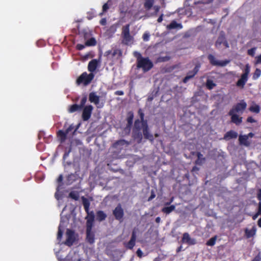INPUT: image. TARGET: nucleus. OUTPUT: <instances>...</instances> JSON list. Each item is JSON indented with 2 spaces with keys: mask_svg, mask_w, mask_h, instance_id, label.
<instances>
[{
  "mask_svg": "<svg viewBox=\"0 0 261 261\" xmlns=\"http://www.w3.org/2000/svg\"><path fill=\"white\" fill-rule=\"evenodd\" d=\"M140 119H136L134 122V126L132 131V137L136 140L138 143H141L143 135L145 139L148 140L150 142L154 141V138L150 133L147 120L144 119V114L141 109L138 111Z\"/></svg>",
  "mask_w": 261,
  "mask_h": 261,
  "instance_id": "obj_1",
  "label": "nucleus"
},
{
  "mask_svg": "<svg viewBox=\"0 0 261 261\" xmlns=\"http://www.w3.org/2000/svg\"><path fill=\"white\" fill-rule=\"evenodd\" d=\"M133 55L136 58L137 67L142 69L144 72L149 71L153 67L152 62L148 57H142L141 54L137 51L133 53Z\"/></svg>",
  "mask_w": 261,
  "mask_h": 261,
  "instance_id": "obj_2",
  "label": "nucleus"
},
{
  "mask_svg": "<svg viewBox=\"0 0 261 261\" xmlns=\"http://www.w3.org/2000/svg\"><path fill=\"white\" fill-rule=\"evenodd\" d=\"M121 43L123 44L128 45L134 42V37L130 33V24L123 25L121 31Z\"/></svg>",
  "mask_w": 261,
  "mask_h": 261,
  "instance_id": "obj_3",
  "label": "nucleus"
},
{
  "mask_svg": "<svg viewBox=\"0 0 261 261\" xmlns=\"http://www.w3.org/2000/svg\"><path fill=\"white\" fill-rule=\"evenodd\" d=\"M94 77L93 73L88 74L86 72H84L76 79V83L77 85L83 84L84 86H87L91 83Z\"/></svg>",
  "mask_w": 261,
  "mask_h": 261,
  "instance_id": "obj_4",
  "label": "nucleus"
},
{
  "mask_svg": "<svg viewBox=\"0 0 261 261\" xmlns=\"http://www.w3.org/2000/svg\"><path fill=\"white\" fill-rule=\"evenodd\" d=\"M250 67L249 64L245 65L244 72L241 75V78L236 83V86L238 87L243 88L248 79V75L250 73Z\"/></svg>",
  "mask_w": 261,
  "mask_h": 261,
  "instance_id": "obj_5",
  "label": "nucleus"
},
{
  "mask_svg": "<svg viewBox=\"0 0 261 261\" xmlns=\"http://www.w3.org/2000/svg\"><path fill=\"white\" fill-rule=\"evenodd\" d=\"M246 102L244 100H242L240 102L237 103L236 105H234L230 109L229 112H230L231 113H242L243 111L246 109Z\"/></svg>",
  "mask_w": 261,
  "mask_h": 261,
  "instance_id": "obj_6",
  "label": "nucleus"
},
{
  "mask_svg": "<svg viewBox=\"0 0 261 261\" xmlns=\"http://www.w3.org/2000/svg\"><path fill=\"white\" fill-rule=\"evenodd\" d=\"M87 96L84 95L81 100L80 104H73L72 105H71L69 108L68 112L71 113L77 111L79 110H82L84 106H85L87 101Z\"/></svg>",
  "mask_w": 261,
  "mask_h": 261,
  "instance_id": "obj_7",
  "label": "nucleus"
},
{
  "mask_svg": "<svg viewBox=\"0 0 261 261\" xmlns=\"http://www.w3.org/2000/svg\"><path fill=\"white\" fill-rule=\"evenodd\" d=\"M111 55L112 58H116V59H119L122 56V51L120 48H115L112 50H108L105 53V56L109 58L110 55Z\"/></svg>",
  "mask_w": 261,
  "mask_h": 261,
  "instance_id": "obj_8",
  "label": "nucleus"
},
{
  "mask_svg": "<svg viewBox=\"0 0 261 261\" xmlns=\"http://www.w3.org/2000/svg\"><path fill=\"white\" fill-rule=\"evenodd\" d=\"M113 214L117 220H118L120 222H122L123 221L124 211L120 203H119L113 211Z\"/></svg>",
  "mask_w": 261,
  "mask_h": 261,
  "instance_id": "obj_9",
  "label": "nucleus"
},
{
  "mask_svg": "<svg viewBox=\"0 0 261 261\" xmlns=\"http://www.w3.org/2000/svg\"><path fill=\"white\" fill-rule=\"evenodd\" d=\"M66 240L65 244L69 247L71 246L75 241L74 231L67 229L66 231Z\"/></svg>",
  "mask_w": 261,
  "mask_h": 261,
  "instance_id": "obj_10",
  "label": "nucleus"
},
{
  "mask_svg": "<svg viewBox=\"0 0 261 261\" xmlns=\"http://www.w3.org/2000/svg\"><path fill=\"white\" fill-rule=\"evenodd\" d=\"M207 58L208 60L210 61V63L212 65L214 66H226L228 63L229 61L228 60H224V61H217L215 57L212 54L208 55Z\"/></svg>",
  "mask_w": 261,
  "mask_h": 261,
  "instance_id": "obj_11",
  "label": "nucleus"
},
{
  "mask_svg": "<svg viewBox=\"0 0 261 261\" xmlns=\"http://www.w3.org/2000/svg\"><path fill=\"white\" fill-rule=\"evenodd\" d=\"M83 109L82 119L84 121H87L91 117L93 107L92 105H88L84 106Z\"/></svg>",
  "mask_w": 261,
  "mask_h": 261,
  "instance_id": "obj_12",
  "label": "nucleus"
},
{
  "mask_svg": "<svg viewBox=\"0 0 261 261\" xmlns=\"http://www.w3.org/2000/svg\"><path fill=\"white\" fill-rule=\"evenodd\" d=\"M137 239V232L135 229H133L130 240L127 242L124 243V247L128 249H133L135 246L136 241Z\"/></svg>",
  "mask_w": 261,
  "mask_h": 261,
  "instance_id": "obj_13",
  "label": "nucleus"
},
{
  "mask_svg": "<svg viewBox=\"0 0 261 261\" xmlns=\"http://www.w3.org/2000/svg\"><path fill=\"white\" fill-rule=\"evenodd\" d=\"M200 65L199 64H197L194 68L193 69V70H191V71H189L188 73H187V75L184 78V79L182 80V82L183 83H187V82L190 80L191 79L193 78V77H194V76L197 73V72H198L199 70V68H200Z\"/></svg>",
  "mask_w": 261,
  "mask_h": 261,
  "instance_id": "obj_14",
  "label": "nucleus"
},
{
  "mask_svg": "<svg viewBox=\"0 0 261 261\" xmlns=\"http://www.w3.org/2000/svg\"><path fill=\"white\" fill-rule=\"evenodd\" d=\"M181 241L182 243H186L189 245H194L197 243L196 239L191 238L188 232L183 233Z\"/></svg>",
  "mask_w": 261,
  "mask_h": 261,
  "instance_id": "obj_15",
  "label": "nucleus"
},
{
  "mask_svg": "<svg viewBox=\"0 0 261 261\" xmlns=\"http://www.w3.org/2000/svg\"><path fill=\"white\" fill-rule=\"evenodd\" d=\"M92 227H86V241L90 244L95 242V234L92 231Z\"/></svg>",
  "mask_w": 261,
  "mask_h": 261,
  "instance_id": "obj_16",
  "label": "nucleus"
},
{
  "mask_svg": "<svg viewBox=\"0 0 261 261\" xmlns=\"http://www.w3.org/2000/svg\"><path fill=\"white\" fill-rule=\"evenodd\" d=\"M99 61L97 59H92L88 65V70L90 73L94 72L99 65Z\"/></svg>",
  "mask_w": 261,
  "mask_h": 261,
  "instance_id": "obj_17",
  "label": "nucleus"
},
{
  "mask_svg": "<svg viewBox=\"0 0 261 261\" xmlns=\"http://www.w3.org/2000/svg\"><path fill=\"white\" fill-rule=\"evenodd\" d=\"M228 115L231 116V122L234 123L236 125H239L242 122L243 118L239 117L237 113H231L230 112H229Z\"/></svg>",
  "mask_w": 261,
  "mask_h": 261,
  "instance_id": "obj_18",
  "label": "nucleus"
},
{
  "mask_svg": "<svg viewBox=\"0 0 261 261\" xmlns=\"http://www.w3.org/2000/svg\"><path fill=\"white\" fill-rule=\"evenodd\" d=\"M134 117V113L132 111H129L127 112L126 117L127 124L125 129H128L129 131L130 130L133 125Z\"/></svg>",
  "mask_w": 261,
  "mask_h": 261,
  "instance_id": "obj_19",
  "label": "nucleus"
},
{
  "mask_svg": "<svg viewBox=\"0 0 261 261\" xmlns=\"http://www.w3.org/2000/svg\"><path fill=\"white\" fill-rule=\"evenodd\" d=\"M87 216L86 217V227H93V222L94 221V214L93 212H90L88 211Z\"/></svg>",
  "mask_w": 261,
  "mask_h": 261,
  "instance_id": "obj_20",
  "label": "nucleus"
},
{
  "mask_svg": "<svg viewBox=\"0 0 261 261\" xmlns=\"http://www.w3.org/2000/svg\"><path fill=\"white\" fill-rule=\"evenodd\" d=\"M89 100L97 106L99 103V96L97 95L95 92H90L89 94Z\"/></svg>",
  "mask_w": 261,
  "mask_h": 261,
  "instance_id": "obj_21",
  "label": "nucleus"
},
{
  "mask_svg": "<svg viewBox=\"0 0 261 261\" xmlns=\"http://www.w3.org/2000/svg\"><path fill=\"white\" fill-rule=\"evenodd\" d=\"M238 137V133L232 130H230L224 136V139L226 140H229L231 139H236Z\"/></svg>",
  "mask_w": 261,
  "mask_h": 261,
  "instance_id": "obj_22",
  "label": "nucleus"
},
{
  "mask_svg": "<svg viewBox=\"0 0 261 261\" xmlns=\"http://www.w3.org/2000/svg\"><path fill=\"white\" fill-rule=\"evenodd\" d=\"M182 28V25L181 23H177L175 20H173L167 26L168 30L178 29L180 30Z\"/></svg>",
  "mask_w": 261,
  "mask_h": 261,
  "instance_id": "obj_23",
  "label": "nucleus"
},
{
  "mask_svg": "<svg viewBox=\"0 0 261 261\" xmlns=\"http://www.w3.org/2000/svg\"><path fill=\"white\" fill-rule=\"evenodd\" d=\"M57 137L61 143H64L67 139V134L65 131L59 130L57 133Z\"/></svg>",
  "mask_w": 261,
  "mask_h": 261,
  "instance_id": "obj_24",
  "label": "nucleus"
},
{
  "mask_svg": "<svg viewBox=\"0 0 261 261\" xmlns=\"http://www.w3.org/2000/svg\"><path fill=\"white\" fill-rule=\"evenodd\" d=\"M239 143L246 146H249L250 143L248 141V136L247 135H240L239 137Z\"/></svg>",
  "mask_w": 261,
  "mask_h": 261,
  "instance_id": "obj_25",
  "label": "nucleus"
},
{
  "mask_svg": "<svg viewBox=\"0 0 261 261\" xmlns=\"http://www.w3.org/2000/svg\"><path fill=\"white\" fill-rule=\"evenodd\" d=\"M256 228L255 226H253L251 229L246 228L245 229V233L247 238L249 239L253 237L256 233Z\"/></svg>",
  "mask_w": 261,
  "mask_h": 261,
  "instance_id": "obj_26",
  "label": "nucleus"
},
{
  "mask_svg": "<svg viewBox=\"0 0 261 261\" xmlns=\"http://www.w3.org/2000/svg\"><path fill=\"white\" fill-rule=\"evenodd\" d=\"M128 143L125 140H119L115 142L113 144V146L114 148H118V149H121L122 148L121 147H122L123 146H124L125 145H128Z\"/></svg>",
  "mask_w": 261,
  "mask_h": 261,
  "instance_id": "obj_27",
  "label": "nucleus"
},
{
  "mask_svg": "<svg viewBox=\"0 0 261 261\" xmlns=\"http://www.w3.org/2000/svg\"><path fill=\"white\" fill-rule=\"evenodd\" d=\"M79 177V175L76 172L74 173H71L67 177V180L68 184L70 185L72 184L74 181L76 180Z\"/></svg>",
  "mask_w": 261,
  "mask_h": 261,
  "instance_id": "obj_28",
  "label": "nucleus"
},
{
  "mask_svg": "<svg viewBox=\"0 0 261 261\" xmlns=\"http://www.w3.org/2000/svg\"><path fill=\"white\" fill-rule=\"evenodd\" d=\"M82 203L86 213H88L89 210V207L90 205V202L89 200L84 196H82Z\"/></svg>",
  "mask_w": 261,
  "mask_h": 261,
  "instance_id": "obj_29",
  "label": "nucleus"
},
{
  "mask_svg": "<svg viewBox=\"0 0 261 261\" xmlns=\"http://www.w3.org/2000/svg\"><path fill=\"white\" fill-rule=\"evenodd\" d=\"M197 159L195 161V164L198 165H201L205 160V158L203 157V155L199 152L197 153Z\"/></svg>",
  "mask_w": 261,
  "mask_h": 261,
  "instance_id": "obj_30",
  "label": "nucleus"
},
{
  "mask_svg": "<svg viewBox=\"0 0 261 261\" xmlns=\"http://www.w3.org/2000/svg\"><path fill=\"white\" fill-rule=\"evenodd\" d=\"M97 219L99 221H102L106 219L107 215L102 211H98L96 213Z\"/></svg>",
  "mask_w": 261,
  "mask_h": 261,
  "instance_id": "obj_31",
  "label": "nucleus"
},
{
  "mask_svg": "<svg viewBox=\"0 0 261 261\" xmlns=\"http://www.w3.org/2000/svg\"><path fill=\"white\" fill-rule=\"evenodd\" d=\"M249 110L251 112L258 114L260 112V108L259 105L254 103L253 105L249 107Z\"/></svg>",
  "mask_w": 261,
  "mask_h": 261,
  "instance_id": "obj_32",
  "label": "nucleus"
},
{
  "mask_svg": "<svg viewBox=\"0 0 261 261\" xmlns=\"http://www.w3.org/2000/svg\"><path fill=\"white\" fill-rule=\"evenodd\" d=\"M154 0H145L144 7L147 10H149L153 7Z\"/></svg>",
  "mask_w": 261,
  "mask_h": 261,
  "instance_id": "obj_33",
  "label": "nucleus"
},
{
  "mask_svg": "<svg viewBox=\"0 0 261 261\" xmlns=\"http://www.w3.org/2000/svg\"><path fill=\"white\" fill-rule=\"evenodd\" d=\"M175 208L174 205H171L170 206L164 207L162 209V212L166 214H169L173 211Z\"/></svg>",
  "mask_w": 261,
  "mask_h": 261,
  "instance_id": "obj_34",
  "label": "nucleus"
},
{
  "mask_svg": "<svg viewBox=\"0 0 261 261\" xmlns=\"http://www.w3.org/2000/svg\"><path fill=\"white\" fill-rule=\"evenodd\" d=\"M111 0H108V2L102 6V12L99 13V16H101L104 13L106 12L109 9V6L111 5Z\"/></svg>",
  "mask_w": 261,
  "mask_h": 261,
  "instance_id": "obj_35",
  "label": "nucleus"
},
{
  "mask_svg": "<svg viewBox=\"0 0 261 261\" xmlns=\"http://www.w3.org/2000/svg\"><path fill=\"white\" fill-rule=\"evenodd\" d=\"M71 147H70L69 148L68 150L66 151L63 155V159L64 162L65 164V165H67L69 166L71 164V162H68V161L65 162L66 158L69 156V154L70 152H71Z\"/></svg>",
  "mask_w": 261,
  "mask_h": 261,
  "instance_id": "obj_36",
  "label": "nucleus"
},
{
  "mask_svg": "<svg viewBox=\"0 0 261 261\" xmlns=\"http://www.w3.org/2000/svg\"><path fill=\"white\" fill-rule=\"evenodd\" d=\"M96 44V41L94 38H91L88 40L86 43L85 45L87 46H95Z\"/></svg>",
  "mask_w": 261,
  "mask_h": 261,
  "instance_id": "obj_37",
  "label": "nucleus"
},
{
  "mask_svg": "<svg viewBox=\"0 0 261 261\" xmlns=\"http://www.w3.org/2000/svg\"><path fill=\"white\" fill-rule=\"evenodd\" d=\"M170 57L168 56H166L164 57H159L156 59V62L161 63L168 61L170 59Z\"/></svg>",
  "mask_w": 261,
  "mask_h": 261,
  "instance_id": "obj_38",
  "label": "nucleus"
},
{
  "mask_svg": "<svg viewBox=\"0 0 261 261\" xmlns=\"http://www.w3.org/2000/svg\"><path fill=\"white\" fill-rule=\"evenodd\" d=\"M69 197L75 200H78L79 199V194L75 191H71L69 194Z\"/></svg>",
  "mask_w": 261,
  "mask_h": 261,
  "instance_id": "obj_39",
  "label": "nucleus"
},
{
  "mask_svg": "<svg viewBox=\"0 0 261 261\" xmlns=\"http://www.w3.org/2000/svg\"><path fill=\"white\" fill-rule=\"evenodd\" d=\"M217 236H215L211 238L208 241H207L206 243V245L207 246H213L215 244Z\"/></svg>",
  "mask_w": 261,
  "mask_h": 261,
  "instance_id": "obj_40",
  "label": "nucleus"
},
{
  "mask_svg": "<svg viewBox=\"0 0 261 261\" xmlns=\"http://www.w3.org/2000/svg\"><path fill=\"white\" fill-rule=\"evenodd\" d=\"M63 227L61 225V224H60L59 227H58V234H57V239L59 241H60L62 238L63 236Z\"/></svg>",
  "mask_w": 261,
  "mask_h": 261,
  "instance_id": "obj_41",
  "label": "nucleus"
},
{
  "mask_svg": "<svg viewBox=\"0 0 261 261\" xmlns=\"http://www.w3.org/2000/svg\"><path fill=\"white\" fill-rule=\"evenodd\" d=\"M206 87L208 89L211 90L214 88L215 86H216V84L213 82L212 80H207L206 83Z\"/></svg>",
  "mask_w": 261,
  "mask_h": 261,
  "instance_id": "obj_42",
  "label": "nucleus"
},
{
  "mask_svg": "<svg viewBox=\"0 0 261 261\" xmlns=\"http://www.w3.org/2000/svg\"><path fill=\"white\" fill-rule=\"evenodd\" d=\"M260 74H261V70L258 68H256L253 74V77H252L253 79V80L257 79L260 76Z\"/></svg>",
  "mask_w": 261,
  "mask_h": 261,
  "instance_id": "obj_43",
  "label": "nucleus"
},
{
  "mask_svg": "<svg viewBox=\"0 0 261 261\" xmlns=\"http://www.w3.org/2000/svg\"><path fill=\"white\" fill-rule=\"evenodd\" d=\"M255 48H252L248 50L247 53L249 55H250L251 56H254V55L255 54Z\"/></svg>",
  "mask_w": 261,
  "mask_h": 261,
  "instance_id": "obj_44",
  "label": "nucleus"
},
{
  "mask_svg": "<svg viewBox=\"0 0 261 261\" xmlns=\"http://www.w3.org/2000/svg\"><path fill=\"white\" fill-rule=\"evenodd\" d=\"M149 37H150V35H149V34L148 33H145L143 35L142 38H143L144 41H147L149 39Z\"/></svg>",
  "mask_w": 261,
  "mask_h": 261,
  "instance_id": "obj_45",
  "label": "nucleus"
},
{
  "mask_svg": "<svg viewBox=\"0 0 261 261\" xmlns=\"http://www.w3.org/2000/svg\"><path fill=\"white\" fill-rule=\"evenodd\" d=\"M85 44H77L76 45V49L78 50H81L83 49L85 47Z\"/></svg>",
  "mask_w": 261,
  "mask_h": 261,
  "instance_id": "obj_46",
  "label": "nucleus"
},
{
  "mask_svg": "<svg viewBox=\"0 0 261 261\" xmlns=\"http://www.w3.org/2000/svg\"><path fill=\"white\" fill-rule=\"evenodd\" d=\"M155 194L154 192V191L153 190L151 191V195L149 197L148 199V201H151V200H152L154 198H155Z\"/></svg>",
  "mask_w": 261,
  "mask_h": 261,
  "instance_id": "obj_47",
  "label": "nucleus"
},
{
  "mask_svg": "<svg viewBox=\"0 0 261 261\" xmlns=\"http://www.w3.org/2000/svg\"><path fill=\"white\" fill-rule=\"evenodd\" d=\"M260 260H261V255L259 253L257 255H256L251 261H260Z\"/></svg>",
  "mask_w": 261,
  "mask_h": 261,
  "instance_id": "obj_48",
  "label": "nucleus"
},
{
  "mask_svg": "<svg viewBox=\"0 0 261 261\" xmlns=\"http://www.w3.org/2000/svg\"><path fill=\"white\" fill-rule=\"evenodd\" d=\"M247 122L249 123H254L256 121L252 117L249 116L247 118Z\"/></svg>",
  "mask_w": 261,
  "mask_h": 261,
  "instance_id": "obj_49",
  "label": "nucleus"
},
{
  "mask_svg": "<svg viewBox=\"0 0 261 261\" xmlns=\"http://www.w3.org/2000/svg\"><path fill=\"white\" fill-rule=\"evenodd\" d=\"M153 9L154 10V14L156 15L160 9V6L155 5L153 7Z\"/></svg>",
  "mask_w": 261,
  "mask_h": 261,
  "instance_id": "obj_50",
  "label": "nucleus"
},
{
  "mask_svg": "<svg viewBox=\"0 0 261 261\" xmlns=\"http://www.w3.org/2000/svg\"><path fill=\"white\" fill-rule=\"evenodd\" d=\"M136 253H137V255L138 257H142V255H143V252L142 251V250L139 248L137 250V252H136Z\"/></svg>",
  "mask_w": 261,
  "mask_h": 261,
  "instance_id": "obj_51",
  "label": "nucleus"
},
{
  "mask_svg": "<svg viewBox=\"0 0 261 261\" xmlns=\"http://www.w3.org/2000/svg\"><path fill=\"white\" fill-rule=\"evenodd\" d=\"M256 64H260L261 63V54L256 58Z\"/></svg>",
  "mask_w": 261,
  "mask_h": 261,
  "instance_id": "obj_52",
  "label": "nucleus"
},
{
  "mask_svg": "<svg viewBox=\"0 0 261 261\" xmlns=\"http://www.w3.org/2000/svg\"><path fill=\"white\" fill-rule=\"evenodd\" d=\"M257 198L258 200L261 201V189H259L258 190L257 194Z\"/></svg>",
  "mask_w": 261,
  "mask_h": 261,
  "instance_id": "obj_53",
  "label": "nucleus"
},
{
  "mask_svg": "<svg viewBox=\"0 0 261 261\" xmlns=\"http://www.w3.org/2000/svg\"><path fill=\"white\" fill-rule=\"evenodd\" d=\"M115 95H123L124 94V92L121 90H118L115 92L114 93Z\"/></svg>",
  "mask_w": 261,
  "mask_h": 261,
  "instance_id": "obj_54",
  "label": "nucleus"
},
{
  "mask_svg": "<svg viewBox=\"0 0 261 261\" xmlns=\"http://www.w3.org/2000/svg\"><path fill=\"white\" fill-rule=\"evenodd\" d=\"M107 23V20H106V18H102L100 20V24L102 25H105Z\"/></svg>",
  "mask_w": 261,
  "mask_h": 261,
  "instance_id": "obj_55",
  "label": "nucleus"
},
{
  "mask_svg": "<svg viewBox=\"0 0 261 261\" xmlns=\"http://www.w3.org/2000/svg\"><path fill=\"white\" fill-rule=\"evenodd\" d=\"M73 127L72 125H70L66 130V133L68 134L72 130Z\"/></svg>",
  "mask_w": 261,
  "mask_h": 261,
  "instance_id": "obj_56",
  "label": "nucleus"
},
{
  "mask_svg": "<svg viewBox=\"0 0 261 261\" xmlns=\"http://www.w3.org/2000/svg\"><path fill=\"white\" fill-rule=\"evenodd\" d=\"M63 176L62 175H60L58 177V179H57V182L58 183H61L63 181Z\"/></svg>",
  "mask_w": 261,
  "mask_h": 261,
  "instance_id": "obj_57",
  "label": "nucleus"
},
{
  "mask_svg": "<svg viewBox=\"0 0 261 261\" xmlns=\"http://www.w3.org/2000/svg\"><path fill=\"white\" fill-rule=\"evenodd\" d=\"M164 15L163 14H162L158 18L157 21L158 22L160 23L163 21V18Z\"/></svg>",
  "mask_w": 261,
  "mask_h": 261,
  "instance_id": "obj_58",
  "label": "nucleus"
},
{
  "mask_svg": "<svg viewBox=\"0 0 261 261\" xmlns=\"http://www.w3.org/2000/svg\"><path fill=\"white\" fill-rule=\"evenodd\" d=\"M221 43H222V41L220 40V38H219L216 41L215 45L216 46H218L219 45H220L221 44Z\"/></svg>",
  "mask_w": 261,
  "mask_h": 261,
  "instance_id": "obj_59",
  "label": "nucleus"
},
{
  "mask_svg": "<svg viewBox=\"0 0 261 261\" xmlns=\"http://www.w3.org/2000/svg\"><path fill=\"white\" fill-rule=\"evenodd\" d=\"M257 211L258 212V214H260V215H261V201H259L258 203Z\"/></svg>",
  "mask_w": 261,
  "mask_h": 261,
  "instance_id": "obj_60",
  "label": "nucleus"
},
{
  "mask_svg": "<svg viewBox=\"0 0 261 261\" xmlns=\"http://www.w3.org/2000/svg\"><path fill=\"white\" fill-rule=\"evenodd\" d=\"M174 200V197H172L170 198V200L169 202H166L165 203V205H170Z\"/></svg>",
  "mask_w": 261,
  "mask_h": 261,
  "instance_id": "obj_61",
  "label": "nucleus"
},
{
  "mask_svg": "<svg viewBox=\"0 0 261 261\" xmlns=\"http://www.w3.org/2000/svg\"><path fill=\"white\" fill-rule=\"evenodd\" d=\"M258 215H260V214H258V212L257 211V213H256L252 216V219L253 220H255Z\"/></svg>",
  "mask_w": 261,
  "mask_h": 261,
  "instance_id": "obj_62",
  "label": "nucleus"
},
{
  "mask_svg": "<svg viewBox=\"0 0 261 261\" xmlns=\"http://www.w3.org/2000/svg\"><path fill=\"white\" fill-rule=\"evenodd\" d=\"M182 246H181V245H180V246H179V247L177 248V249H176V252H177V253H178V252H179L180 251H181V250H182Z\"/></svg>",
  "mask_w": 261,
  "mask_h": 261,
  "instance_id": "obj_63",
  "label": "nucleus"
},
{
  "mask_svg": "<svg viewBox=\"0 0 261 261\" xmlns=\"http://www.w3.org/2000/svg\"><path fill=\"white\" fill-rule=\"evenodd\" d=\"M198 170H199V168L198 167H197L196 166H194L192 169V172H194L195 171H198Z\"/></svg>",
  "mask_w": 261,
  "mask_h": 261,
  "instance_id": "obj_64",
  "label": "nucleus"
}]
</instances>
